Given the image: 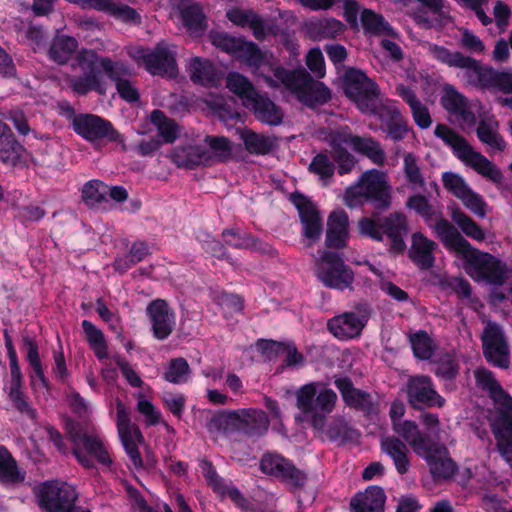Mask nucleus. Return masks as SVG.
I'll use <instances>...</instances> for the list:
<instances>
[{
	"label": "nucleus",
	"mask_w": 512,
	"mask_h": 512,
	"mask_svg": "<svg viewBox=\"0 0 512 512\" xmlns=\"http://www.w3.org/2000/svg\"><path fill=\"white\" fill-rule=\"evenodd\" d=\"M72 127L75 133L93 144L106 141L124 145V137L112 123L98 115L80 113L73 117Z\"/></svg>",
	"instance_id": "4468645a"
},
{
	"label": "nucleus",
	"mask_w": 512,
	"mask_h": 512,
	"mask_svg": "<svg viewBox=\"0 0 512 512\" xmlns=\"http://www.w3.org/2000/svg\"><path fill=\"white\" fill-rule=\"evenodd\" d=\"M22 345L23 348L27 351L26 360L28 361L33 371L31 378L35 376L44 388L49 389L50 382L44 374V369L40 359L39 348L36 340L33 337L24 336L22 338Z\"/></svg>",
	"instance_id": "8fccbe9b"
},
{
	"label": "nucleus",
	"mask_w": 512,
	"mask_h": 512,
	"mask_svg": "<svg viewBox=\"0 0 512 512\" xmlns=\"http://www.w3.org/2000/svg\"><path fill=\"white\" fill-rule=\"evenodd\" d=\"M356 312H344L335 315L327 322L328 331L337 339L346 341L359 337L370 317L367 303L355 305Z\"/></svg>",
	"instance_id": "dca6fc26"
},
{
	"label": "nucleus",
	"mask_w": 512,
	"mask_h": 512,
	"mask_svg": "<svg viewBox=\"0 0 512 512\" xmlns=\"http://www.w3.org/2000/svg\"><path fill=\"white\" fill-rule=\"evenodd\" d=\"M358 226L362 235L378 242L383 241V236L386 235L390 240L391 252L401 254L405 251L404 237L408 233L409 226L404 213L395 211L377 219L362 217Z\"/></svg>",
	"instance_id": "39448f33"
},
{
	"label": "nucleus",
	"mask_w": 512,
	"mask_h": 512,
	"mask_svg": "<svg viewBox=\"0 0 512 512\" xmlns=\"http://www.w3.org/2000/svg\"><path fill=\"white\" fill-rule=\"evenodd\" d=\"M116 410V425L119 437L135 433L141 436L140 428L131 422L129 410L120 399L116 400Z\"/></svg>",
	"instance_id": "774afa93"
},
{
	"label": "nucleus",
	"mask_w": 512,
	"mask_h": 512,
	"mask_svg": "<svg viewBox=\"0 0 512 512\" xmlns=\"http://www.w3.org/2000/svg\"><path fill=\"white\" fill-rule=\"evenodd\" d=\"M409 341L414 356L421 360H428L434 352V343L428 333L424 330L409 334Z\"/></svg>",
	"instance_id": "13d9d810"
},
{
	"label": "nucleus",
	"mask_w": 512,
	"mask_h": 512,
	"mask_svg": "<svg viewBox=\"0 0 512 512\" xmlns=\"http://www.w3.org/2000/svg\"><path fill=\"white\" fill-rule=\"evenodd\" d=\"M191 368L183 357L172 358L168 361L163 378L172 384L186 383L190 377Z\"/></svg>",
	"instance_id": "6e6d98bb"
},
{
	"label": "nucleus",
	"mask_w": 512,
	"mask_h": 512,
	"mask_svg": "<svg viewBox=\"0 0 512 512\" xmlns=\"http://www.w3.org/2000/svg\"><path fill=\"white\" fill-rule=\"evenodd\" d=\"M120 440L135 469L143 468L144 462L138 448L145 441L143 434L141 433V436H138L136 433L121 436Z\"/></svg>",
	"instance_id": "69168bd1"
},
{
	"label": "nucleus",
	"mask_w": 512,
	"mask_h": 512,
	"mask_svg": "<svg viewBox=\"0 0 512 512\" xmlns=\"http://www.w3.org/2000/svg\"><path fill=\"white\" fill-rule=\"evenodd\" d=\"M153 336L158 340L167 339L174 330L175 314L164 299L152 300L146 307Z\"/></svg>",
	"instance_id": "4be33fe9"
},
{
	"label": "nucleus",
	"mask_w": 512,
	"mask_h": 512,
	"mask_svg": "<svg viewBox=\"0 0 512 512\" xmlns=\"http://www.w3.org/2000/svg\"><path fill=\"white\" fill-rule=\"evenodd\" d=\"M339 128L345 137L342 141H347V145H350L353 151L367 157L378 166L384 165L386 153L378 140L372 136L362 137L353 134L349 126Z\"/></svg>",
	"instance_id": "b1692460"
},
{
	"label": "nucleus",
	"mask_w": 512,
	"mask_h": 512,
	"mask_svg": "<svg viewBox=\"0 0 512 512\" xmlns=\"http://www.w3.org/2000/svg\"><path fill=\"white\" fill-rule=\"evenodd\" d=\"M150 121L157 128L158 137L162 138L163 143H173L177 139L178 126L175 120L167 117L162 110H153L150 114Z\"/></svg>",
	"instance_id": "864d4df0"
},
{
	"label": "nucleus",
	"mask_w": 512,
	"mask_h": 512,
	"mask_svg": "<svg viewBox=\"0 0 512 512\" xmlns=\"http://www.w3.org/2000/svg\"><path fill=\"white\" fill-rule=\"evenodd\" d=\"M482 353L486 362L493 367L507 370L511 365V350L502 327L489 321L480 336Z\"/></svg>",
	"instance_id": "ddd939ff"
},
{
	"label": "nucleus",
	"mask_w": 512,
	"mask_h": 512,
	"mask_svg": "<svg viewBox=\"0 0 512 512\" xmlns=\"http://www.w3.org/2000/svg\"><path fill=\"white\" fill-rule=\"evenodd\" d=\"M409 405L416 410L438 407L445 404V399L436 391L432 379L427 375L409 377L406 383Z\"/></svg>",
	"instance_id": "6ab92c4d"
},
{
	"label": "nucleus",
	"mask_w": 512,
	"mask_h": 512,
	"mask_svg": "<svg viewBox=\"0 0 512 512\" xmlns=\"http://www.w3.org/2000/svg\"><path fill=\"white\" fill-rule=\"evenodd\" d=\"M101 187H107L100 180H90L86 182L81 189V199L89 208H94L106 201L105 193L101 192Z\"/></svg>",
	"instance_id": "0e129e2a"
},
{
	"label": "nucleus",
	"mask_w": 512,
	"mask_h": 512,
	"mask_svg": "<svg viewBox=\"0 0 512 512\" xmlns=\"http://www.w3.org/2000/svg\"><path fill=\"white\" fill-rule=\"evenodd\" d=\"M79 43L76 38L68 35H56L48 48V58L58 65H67L72 59L76 60L77 54L82 50H78ZM79 67L77 61L72 67Z\"/></svg>",
	"instance_id": "2f4dec72"
},
{
	"label": "nucleus",
	"mask_w": 512,
	"mask_h": 512,
	"mask_svg": "<svg viewBox=\"0 0 512 512\" xmlns=\"http://www.w3.org/2000/svg\"><path fill=\"white\" fill-rule=\"evenodd\" d=\"M451 217L466 236L477 241H483L485 239L483 229L459 208H454L452 210Z\"/></svg>",
	"instance_id": "bf43d9fd"
},
{
	"label": "nucleus",
	"mask_w": 512,
	"mask_h": 512,
	"mask_svg": "<svg viewBox=\"0 0 512 512\" xmlns=\"http://www.w3.org/2000/svg\"><path fill=\"white\" fill-rule=\"evenodd\" d=\"M308 170L310 173L319 176L321 180H330L335 173L336 165L327 153L316 154L309 164Z\"/></svg>",
	"instance_id": "e2e57ef3"
},
{
	"label": "nucleus",
	"mask_w": 512,
	"mask_h": 512,
	"mask_svg": "<svg viewBox=\"0 0 512 512\" xmlns=\"http://www.w3.org/2000/svg\"><path fill=\"white\" fill-rule=\"evenodd\" d=\"M104 13L125 23H141V15L137 10L119 0H111Z\"/></svg>",
	"instance_id": "052dcab7"
},
{
	"label": "nucleus",
	"mask_w": 512,
	"mask_h": 512,
	"mask_svg": "<svg viewBox=\"0 0 512 512\" xmlns=\"http://www.w3.org/2000/svg\"><path fill=\"white\" fill-rule=\"evenodd\" d=\"M381 450L389 455L397 472L406 474L410 468V451L405 442L396 436H388L381 440Z\"/></svg>",
	"instance_id": "e433bc0d"
},
{
	"label": "nucleus",
	"mask_w": 512,
	"mask_h": 512,
	"mask_svg": "<svg viewBox=\"0 0 512 512\" xmlns=\"http://www.w3.org/2000/svg\"><path fill=\"white\" fill-rule=\"evenodd\" d=\"M346 30V26L335 18H323L307 24V33L314 41L336 39Z\"/></svg>",
	"instance_id": "79ce46f5"
},
{
	"label": "nucleus",
	"mask_w": 512,
	"mask_h": 512,
	"mask_svg": "<svg viewBox=\"0 0 512 512\" xmlns=\"http://www.w3.org/2000/svg\"><path fill=\"white\" fill-rule=\"evenodd\" d=\"M436 247L437 244L433 240L428 239L421 232H415L412 235L408 257L420 270H429L435 263L433 253Z\"/></svg>",
	"instance_id": "7c9ffc66"
},
{
	"label": "nucleus",
	"mask_w": 512,
	"mask_h": 512,
	"mask_svg": "<svg viewBox=\"0 0 512 512\" xmlns=\"http://www.w3.org/2000/svg\"><path fill=\"white\" fill-rule=\"evenodd\" d=\"M23 150V146L17 141L11 128L0 119V161L16 166Z\"/></svg>",
	"instance_id": "4c0bfd02"
},
{
	"label": "nucleus",
	"mask_w": 512,
	"mask_h": 512,
	"mask_svg": "<svg viewBox=\"0 0 512 512\" xmlns=\"http://www.w3.org/2000/svg\"><path fill=\"white\" fill-rule=\"evenodd\" d=\"M289 201L297 208L302 225V235L308 246H313L323 232V220L316 205L303 193L295 191L289 195Z\"/></svg>",
	"instance_id": "f3484780"
},
{
	"label": "nucleus",
	"mask_w": 512,
	"mask_h": 512,
	"mask_svg": "<svg viewBox=\"0 0 512 512\" xmlns=\"http://www.w3.org/2000/svg\"><path fill=\"white\" fill-rule=\"evenodd\" d=\"M386 494L379 486H369L356 493L350 500V512H384Z\"/></svg>",
	"instance_id": "c85d7f7f"
},
{
	"label": "nucleus",
	"mask_w": 512,
	"mask_h": 512,
	"mask_svg": "<svg viewBox=\"0 0 512 512\" xmlns=\"http://www.w3.org/2000/svg\"><path fill=\"white\" fill-rule=\"evenodd\" d=\"M221 237L225 245L235 249H251L264 252L263 243L249 232H243L240 228L232 227L224 229Z\"/></svg>",
	"instance_id": "c03bdc74"
},
{
	"label": "nucleus",
	"mask_w": 512,
	"mask_h": 512,
	"mask_svg": "<svg viewBox=\"0 0 512 512\" xmlns=\"http://www.w3.org/2000/svg\"><path fill=\"white\" fill-rule=\"evenodd\" d=\"M26 472L21 471L12 453L0 445V482L4 485L17 486L25 481Z\"/></svg>",
	"instance_id": "a19ab883"
},
{
	"label": "nucleus",
	"mask_w": 512,
	"mask_h": 512,
	"mask_svg": "<svg viewBox=\"0 0 512 512\" xmlns=\"http://www.w3.org/2000/svg\"><path fill=\"white\" fill-rule=\"evenodd\" d=\"M255 118L269 125H279L283 121V112L280 107L265 94H256L253 99L246 105Z\"/></svg>",
	"instance_id": "72a5a7b5"
},
{
	"label": "nucleus",
	"mask_w": 512,
	"mask_h": 512,
	"mask_svg": "<svg viewBox=\"0 0 512 512\" xmlns=\"http://www.w3.org/2000/svg\"><path fill=\"white\" fill-rule=\"evenodd\" d=\"M334 384L347 407L361 412L367 418H372L379 414V403L373 399L369 392L356 388L350 377L336 378Z\"/></svg>",
	"instance_id": "412c9836"
},
{
	"label": "nucleus",
	"mask_w": 512,
	"mask_h": 512,
	"mask_svg": "<svg viewBox=\"0 0 512 512\" xmlns=\"http://www.w3.org/2000/svg\"><path fill=\"white\" fill-rule=\"evenodd\" d=\"M361 23L365 32L372 35H383L390 31V26L385 22L381 14L370 9H363L361 12Z\"/></svg>",
	"instance_id": "680f3d73"
},
{
	"label": "nucleus",
	"mask_w": 512,
	"mask_h": 512,
	"mask_svg": "<svg viewBox=\"0 0 512 512\" xmlns=\"http://www.w3.org/2000/svg\"><path fill=\"white\" fill-rule=\"evenodd\" d=\"M226 16L234 25L242 28L249 27L257 40L261 41L265 38L264 20L253 10L233 8L227 12Z\"/></svg>",
	"instance_id": "ea45409f"
},
{
	"label": "nucleus",
	"mask_w": 512,
	"mask_h": 512,
	"mask_svg": "<svg viewBox=\"0 0 512 512\" xmlns=\"http://www.w3.org/2000/svg\"><path fill=\"white\" fill-rule=\"evenodd\" d=\"M259 469L263 474L295 489L303 488L308 480L307 474L303 470L297 468L293 461L277 452L267 451L262 454Z\"/></svg>",
	"instance_id": "2eb2a0df"
},
{
	"label": "nucleus",
	"mask_w": 512,
	"mask_h": 512,
	"mask_svg": "<svg viewBox=\"0 0 512 512\" xmlns=\"http://www.w3.org/2000/svg\"><path fill=\"white\" fill-rule=\"evenodd\" d=\"M344 138L340 128L331 130L327 137L328 144L331 147V157L334 164H337L336 169L341 176L352 172L357 163L354 155L343 147L344 144H347V141H342Z\"/></svg>",
	"instance_id": "c756f323"
},
{
	"label": "nucleus",
	"mask_w": 512,
	"mask_h": 512,
	"mask_svg": "<svg viewBox=\"0 0 512 512\" xmlns=\"http://www.w3.org/2000/svg\"><path fill=\"white\" fill-rule=\"evenodd\" d=\"M364 113L372 114L380 122L379 128L394 142L404 139L409 132L407 119L401 111L389 101L381 102L380 99L373 102V107Z\"/></svg>",
	"instance_id": "a211bd4d"
},
{
	"label": "nucleus",
	"mask_w": 512,
	"mask_h": 512,
	"mask_svg": "<svg viewBox=\"0 0 512 512\" xmlns=\"http://www.w3.org/2000/svg\"><path fill=\"white\" fill-rule=\"evenodd\" d=\"M476 134L478 139L489 147L491 151L503 152L506 142L498 132V122L482 119L479 121Z\"/></svg>",
	"instance_id": "49530a36"
},
{
	"label": "nucleus",
	"mask_w": 512,
	"mask_h": 512,
	"mask_svg": "<svg viewBox=\"0 0 512 512\" xmlns=\"http://www.w3.org/2000/svg\"><path fill=\"white\" fill-rule=\"evenodd\" d=\"M168 158L178 168H185L189 170L196 169L203 165L207 166V161L210 159L208 151L201 145H179L174 147Z\"/></svg>",
	"instance_id": "cd10ccee"
},
{
	"label": "nucleus",
	"mask_w": 512,
	"mask_h": 512,
	"mask_svg": "<svg viewBox=\"0 0 512 512\" xmlns=\"http://www.w3.org/2000/svg\"><path fill=\"white\" fill-rule=\"evenodd\" d=\"M466 164L470 165L477 173L496 184H501L504 179L502 171L480 152H475Z\"/></svg>",
	"instance_id": "4d7b16f0"
},
{
	"label": "nucleus",
	"mask_w": 512,
	"mask_h": 512,
	"mask_svg": "<svg viewBox=\"0 0 512 512\" xmlns=\"http://www.w3.org/2000/svg\"><path fill=\"white\" fill-rule=\"evenodd\" d=\"M77 65L83 71L80 76H69L68 87L77 95L85 96L94 91L100 95L105 93L101 80L99 65L105 75L115 84L120 98L128 103L140 100V93L134 84L126 78L131 75L130 68L121 61H113L110 57L100 56L94 49L82 48L76 57Z\"/></svg>",
	"instance_id": "f257e3e1"
},
{
	"label": "nucleus",
	"mask_w": 512,
	"mask_h": 512,
	"mask_svg": "<svg viewBox=\"0 0 512 512\" xmlns=\"http://www.w3.org/2000/svg\"><path fill=\"white\" fill-rule=\"evenodd\" d=\"M348 239V214L343 209L332 211L327 219L326 247L336 250L343 249L347 247Z\"/></svg>",
	"instance_id": "bb28decb"
},
{
	"label": "nucleus",
	"mask_w": 512,
	"mask_h": 512,
	"mask_svg": "<svg viewBox=\"0 0 512 512\" xmlns=\"http://www.w3.org/2000/svg\"><path fill=\"white\" fill-rule=\"evenodd\" d=\"M34 494L38 506L45 512H81L77 506L76 489L63 481H45L36 488Z\"/></svg>",
	"instance_id": "1a4fd4ad"
},
{
	"label": "nucleus",
	"mask_w": 512,
	"mask_h": 512,
	"mask_svg": "<svg viewBox=\"0 0 512 512\" xmlns=\"http://www.w3.org/2000/svg\"><path fill=\"white\" fill-rule=\"evenodd\" d=\"M273 76L297 98L311 75L304 68L289 70L278 66L273 69Z\"/></svg>",
	"instance_id": "37998d69"
},
{
	"label": "nucleus",
	"mask_w": 512,
	"mask_h": 512,
	"mask_svg": "<svg viewBox=\"0 0 512 512\" xmlns=\"http://www.w3.org/2000/svg\"><path fill=\"white\" fill-rule=\"evenodd\" d=\"M340 81L344 95L361 112L370 110L373 107V102L380 98L379 85L359 68L347 67L344 69Z\"/></svg>",
	"instance_id": "6e6552de"
},
{
	"label": "nucleus",
	"mask_w": 512,
	"mask_h": 512,
	"mask_svg": "<svg viewBox=\"0 0 512 512\" xmlns=\"http://www.w3.org/2000/svg\"><path fill=\"white\" fill-rule=\"evenodd\" d=\"M434 134L436 137L442 139L445 144L449 145L455 155L465 163H467L476 152L463 136L446 124H438L434 130Z\"/></svg>",
	"instance_id": "c9c22d12"
},
{
	"label": "nucleus",
	"mask_w": 512,
	"mask_h": 512,
	"mask_svg": "<svg viewBox=\"0 0 512 512\" xmlns=\"http://www.w3.org/2000/svg\"><path fill=\"white\" fill-rule=\"evenodd\" d=\"M431 53L449 67L464 69L470 85L481 89L496 88L505 94H512V73L495 71L471 56L444 46L433 45Z\"/></svg>",
	"instance_id": "7ed1b4c3"
},
{
	"label": "nucleus",
	"mask_w": 512,
	"mask_h": 512,
	"mask_svg": "<svg viewBox=\"0 0 512 512\" xmlns=\"http://www.w3.org/2000/svg\"><path fill=\"white\" fill-rule=\"evenodd\" d=\"M241 139L244 142L245 149L250 154L267 155L276 147L275 139L251 129H245L241 132Z\"/></svg>",
	"instance_id": "de8ad7c7"
},
{
	"label": "nucleus",
	"mask_w": 512,
	"mask_h": 512,
	"mask_svg": "<svg viewBox=\"0 0 512 512\" xmlns=\"http://www.w3.org/2000/svg\"><path fill=\"white\" fill-rule=\"evenodd\" d=\"M339 128L345 137L342 141H347V145H350L353 151L367 157L378 166L384 165L386 153L378 140L372 136L362 137L353 134L349 126Z\"/></svg>",
	"instance_id": "393cba45"
},
{
	"label": "nucleus",
	"mask_w": 512,
	"mask_h": 512,
	"mask_svg": "<svg viewBox=\"0 0 512 512\" xmlns=\"http://www.w3.org/2000/svg\"><path fill=\"white\" fill-rule=\"evenodd\" d=\"M439 453L432 454L426 462L429 465L430 472L435 480L450 479L457 471L455 462L448 456L447 448L442 445Z\"/></svg>",
	"instance_id": "a18cd8bd"
},
{
	"label": "nucleus",
	"mask_w": 512,
	"mask_h": 512,
	"mask_svg": "<svg viewBox=\"0 0 512 512\" xmlns=\"http://www.w3.org/2000/svg\"><path fill=\"white\" fill-rule=\"evenodd\" d=\"M69 440L73 444L72 454L85 469L95 468L96 461L104 468L111 470L114 463L109 448L103 438L95 431H87L81 426L72 427Z\"/></svg>",
	"instance_id": "423d86ee"
},
{
	"label": "nucleus",
	"mask_w": 512,
	"mask_h": 512,
	"mask_svg": "<svg viewBox=\"0 0 512 512\" xmlns=\"http://www.w3.org/2000/svg\"><path fill=\"white\" fill-rule=\"evenodd\" d=\"M206 426L209 432H217L225 435L238 432L237 409L216 412L209 419Z\"/></svg>",
	"instance_id": "603ef678"
},
{
	"label": "nucleus",
	"mask_w": 512,
	"mask_h": 512,
	"mask_svg": "<svg viewBox=\"0 0 512 512\" xmlns=\"http://www.w3.org/2000/svg\"><path fill=\"white\" fill-rule=\"evenodd\" d=\"M238 432L248 437L265 435L270 427V419L265 411L258 408L237 409Z\"/></svg>",
	"instance_id": "a878e982"
},
{
	"label": "nucleus",
	"mask_w": 512,
	"mask_h": 512,
	"mask_svg": "<svg viewBox=\"0 0 512 512\" xmlns=\"http://www.w3.org/2000/svg\"><path fill=\"white\" fill-rule=\"evenodd\" d=\"M226 87L229 91L237 95L245 106L258 93L252 82L238 72H231L228 74L226 78Z\"/></svg>",
	"instance_id": "3c124183"
},
{
	"label": "nucleus",
	"mask_w": 512,
	"mask_h": 512,
	"mask_svg": "<svg viewBox=\"0 0 512 512\" xmlns=\"http://www.w3.org/2000/svg\"><path fill=\"white\" fill-rule=\"evenodd\" d=\"M213 302L230 314L240 313L244 309V299L238 294L228 293L224 290L213 293Z\"/></svg>",
	"instance_id": "338daca9"
},
{
	"label": "nucleus",
	"mask_w": 512,
	"mask_h": 512,
	"mask_svg": "<svg viewBox=\"0 0 512 512\" xmlns=\"http://www.w3.org/2000/svg\"><path fill=\"white\" fill-rule=\"evenodd\" d=\"M434 232L446 249L462 257L465 270L472 278L493 285L505 283L506 265L495 256L474 248L446 218L440 217L436 221Z\"/></svg>",
	"instance_id": "f03ea898"
},
{
	"label": "nucleus",
	"mask_w": 512,
	"mask_h": 512,
	"mask_svg": "<svg viewBox=\"0 0 512 512\" xmlns=\"http://www.w3.org/2000/svg\"><path fill=\"white\" fill-rule=\"evenodd\" d=\"M7 394V399L11 407L22 416L27 417L33 422L38 418V412L25 392L24 382L16 384H6L3 388Z\"/></svg>",
	"instance_id": "f704fd0d"
},
{
	"label": "nucleus",
	"mask_w": 512,
	"mask_h": 512,
	"mask_svg": "<svg viewBox=\"0 0 512 512\" xmlns=\"http://www.w3.org/2000/svg\"><path fill=\"white\" fill-rule=\"evenodd\" d=\"M190 79L195 84L205 87H217L222 80V73L207 59L194 57L189 65Z\"/></svg>",
	"instance_id": "473e14b6"
},
{
	"label": "nucleus",
	"mask_w": 512,
	"mask_h": 512,
	"mask_svg": "<svg viewBox=\"0 0 512 512\" xmlns=\"http://www.w3.org/2000/svg\"><path fill=\"white\" fill-rule=\"evenodd\" d=\"M209 39L216 48L232 55L250 68L258 69L264 63L265 55L259 46L252 41H247L244 37L211 31Z\"/></svg>",
	"instance_id": "9b49d317"
},
{
	"label": "nucleus",
	"mask_w": 512,
	"mask_h": 512,
	"mask_svg": "<svg viewBox=\"0 0 512 512\" xmlns=\"http://www.w3.org/2000/svg\"><path fill=\"white\" fill-rule=\"evenodd\" d=\"M318 382L303 385L296 392L297 407L302 413L320 411L331 413L338 400L337 394L330 388H323L317 393Z\"/></svg>",
	"instance_id": "aec40b11"
},
{
	"label": "nucleus",
	"mask_w": 512,
	"mask_h": 512,
	"mask_svg": "<svg viewBox=\"0 0 512 512\" xmlns=\"http://www.w3.org/2000/svg\"><path fill=\"white\" fill-rule=\"evenodd\" d=\"M332 99L331 90L321 81L309 77L297 100L309 108L323 106Z\"/></svg>",
	"instance_id": "58836bf2"
},
{
	"label": "nucleus",
	"mask_w": 512,
	"mask_h": 512,
	"mask_svg": "<svg viewBox=\"0 0 512 512\" xmlns=\"http://www.w3.org/2000/svg\"><path fill=\"white\" fill-rule=\"evenodd\" d=\"M477 388L486 392L493 401L497 415L491 424L495 440L512 434V397L504 390L495 374L484 366L477 367L474 372Z\"/></svg>",
	"instance_id": "20e7f679"
},
{
	"label": "nucleus",
	"mask_w": 512,
	"mask_h": 512,
	"mask_svg": "<svg viewBox=\"0 0 512 512\" xmlns=\"http://www.w3.org/2000/svg\"><path fill=\"white\" fill-rule=\"evenodd\" d=\"M204 142L211 150V153L208 151L210 159L207 161V166L214 163H226L232 159V142L229 138L207 135Z\"/></svg>",
	"instance_id": "09e8293b"
},
{
	"label": "nucleus",
	"mask_w": 512,
	"mask_h": 512,
	"mask_svg": "<svg viewBox=\"0 0 512 512\" xmlns=\"http://www.w3.org/2000/svg\"><path fill=\"white\" fill-rule=\"evenodd\" d=\"M316 276L322 284L330 289H352L355 279L352 268L337 253L325 251L316 264Z\"/></svg>",
	"instance_id": "f8f14e48"
},
{
	"label": "nucleus",
	"mask_w": 512,
	"mask_h": 512,
	"mask_svg": "<svg viewBox=\"0 0 512 512\" xmlns=\"http://www.w3.org/2000/svg\"><path fill=\"white\" fill-rule=\"evenodd\" d=\"M82 329L85 333L86 341L99 360L108 357V345L104 333L88 320L82 321Z\"/></svg>",
	"instance_id": "5fc2aeb1"
},
{
	"label": "nucleus",
	"mask_w": 512,
	"mask_h": 512,
	"mask_svg": "<svg viewBox=\"0 0 512 512\" xmlns=\"http://www.w3.org/2000/svg\"><path fill=\"white\" fill-rule=\"evenodd\" d=\"M175 6L186 32L194 38L204 35L208 22L202 5L194 0H176Z\"/></svg>",
	"instance_id": "5701e85b"
},
{
	"label": "nucleus",
	"mask_w": 512,
	"mask_h": 512,
	"mask_svg": "<svg viewBox=\"0 0 512 512\" xmlns=\"http://www.w3.org/2000/svg\"><path fill=\"white\" fill-rule=\"evenodd\" d=\"M370 201L378 210L390 208L392 202L391 189L385 176L377 171L370 170L362 174L358 183L349 187L345 192V203L354 207Z\"/></svg>",
	"instance_id": "0eeeda50"
},
{
	"label": "nucleus",
	"mask_w": 512,
	"mask_h": 512,
	"mask_svg": "<svg viewBox=\"0 0 512 512\" xmlns=\"http://www.w3.org/2000/svg\"><path fill=\"white\" fill-rule=\"evenodd\" d=\"M130 58L153 76L174 78L178 73L175 53L163 42L151 49L135 47L128 51Z\"/></svg>",
	"instance_id": "9d476101"
}]
</instances>
